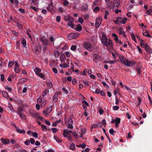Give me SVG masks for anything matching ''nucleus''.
I'll return each instance as SVG.
<instances>
[{"label": "nucleus", "mask_w": 152, "mask_h": 152, "mask_svg": "<svg viewBox=\"0 0 152 152\" xmlns=\"http://www.w3.org/2000/svg\"><path fill=\"white\" fill-rule=\"evenodd\" d=\"M73 133L70 130H69L67 129H64L63 130V135L65 137H66L67 135H69V133Z\"/></svg>", "instance_id": "11"}, {"label": "nucleus", "mask_w": 152, "mask_h": 152, "mask_svg": "<svg viewBox=\"0 0 152 152\" xmlns=\"http://www.w3.org/2000/svg\"><path fill=\"white\" fill-rule=\"evenodd\" d=\"M49 92V90H47V89H46L43 92V93L42 95V96H45L46 94H47V93H48Z\"/></svg>", "instance_id": "45"}, {"label": "nucleus", "mask_w": 152, "mask_h": 152, "mask_svg": "<svg viewBox=\"0 0 152 152\" xmlns=\"http://www.w3.org/2000/svg\"><path fill=\"white\" fill-rule=\"evenodd\" d=\"M119 34L120 35H122L124 37H125V33L124 31L122 30H120L119 32Z\"/></svg>", "instance_id": "39"}, {"label": "nucleus", "mask_w": 152, "mask_h": 152, "mask_svg": "<svg viewBox=\"0 0 152 152\" xmlns=\"http://www.w3.org/2000/svg\"><path fill=\"white\" fill-rule=\"evenodd\" d=\"M18 112H21V111H22L23 110V109L22 107H19V108H18Z\"/></svg>", "instance_id": "61"}, {"label": "nucleus", "mask_w": 152, "mask_h": 152, "mask_svg": "<svg viewBox=\"0 0 152 152\" xmlns=\"http://www.w3.org/2000/svg\"><path fill=\"white\" fill-rule=\"evenodd\" d=\"M101 42L103 45L107 47L108 49H111L113 48V41L110 39H108L104 35L102 36Z\"/></svg>", "instance_id": "1"}, {"label": "nucleus", "mask_w": 152, "mask_h": 152, "mask_svg": "<svg viewBox=\"0 0 152 152\" xmlns=\"http://www.w3.org/2000/svg\"><path fill=\"white\" fill-rule=\"evenodd\" d=\"M17 113L20 116V118L23 119H26V117L23 113L22 112H17Z\"/></svg>", "instance_id": "15"}, {"label": "nucleus", "mask_w": 152, "mask_h": 152, "mask_svg": "<svg viewBox=\"0 0 152 152\" xmlns=\"http://www.w3.org/2000/svg\"><path fill=\"white\" fill-rule=\"evenodd\" d=\"M35 53L36 55L39 54L41 51V47L39 45H37L34 47Z\"/></svg>", "instance_id": "8"}, {"label": "nucleus", "mask_w": 152, "mask_h": 152, "mask_svg": "<svg viewBox=\"0 0 152 152\" xmlns=\"http://www.w3.org/2000/svg\"><path fill=\"white\" fill-rule=\"evenodd\" d=\"M56 21L58 22H59L60 21L61 17L60 16H57L56 17Z\"/></svg>", "instance_id": "52"}, {"label": "nucleus", "mask_w": 152, "mask_h": 152, "mask_svg": "<svg viewBox=\"0 0 152 152\" xmlns=\"http://www.w3.org/2000/svg\"><path fill=\"white\" fill-rule=\"evenodd\" d=\"M1 142L4 145H7L9 143L10 140L7 138L4 139L3 138H1Z\"/></svg>", "instance_id": "10"}, {"label": "nucleus", "mask_w": 152, "mask_h": 152, "mask_svg": "<svg viewBox=\"0 0 152 152\" xmlns=\"http://www.w3.org/2000/svg\"><path fill=\"white\" fill-rule=\"evenodd\" d=\"M58 94L57 93H56L53 96V101L54 102H57L58 100Z\"/></svg>", "instance_id": "20"}, {"label": "nucleus", "mask_w": 152, "mask_h": 152, "mask_svg": "<svg viewBox=\"0 0 152 152\" xmlns=\"http://www.w3.org/2000/svg\"><path fill=\"white\" fill-rule=\"evenodd\" d=\"M42 127V130L43 132H46L47 131L48 129L46 126L45 125H41Z\"/></svg>", "instance_id": "25"}, {"label": "nucleus", "mask_w": 152, "mask_h": 152, "mask_svg": "<svg viewBox=\"0 0 152 152\" xmlns=\"http://www.w3.org/2000/svg\"><path fill=\"white\" fill-rule=\"evenodd\" d=\"M142 34L145 36H146L148 37H151V36L148 33V32L146 31H145L142 32Z\"/></svg>", "instance_id": "24"}, {"label": "nucleus", "mask_w": 152, "mask_h": 152, "mask_svg": "<svg viewBox=\"0 0 152 152\" xmlns=\"http://www.w3.org/2000/svg\"><path fill=\"white\" fill-rule=\"evenodd\" d=\"M131 35L132 39L135 42H136L135 35L133 33H131Z\"/></svg>", "instance_id": "43"}, {"label": "nucleus", "mask_w": 152, "mask_h": 152, "mask_svg": "<svg viewBox=\"0 0 152 152\" xmlns=\"http://www.w3.org/2000/svg\"><path fill=\"white\" fill-rule=\"evenodd\" d=\"M119 58L121 61L124 64L126 62V60L125 59V57L122 55L120 56Z\"/></svg>", "instance_id": "17"}, {"label": "nucleus", "mask_w": 152, "mask_h": 152, "mask_svg": "<svg viewBox=\"0 0 152 152\" xmlns=\"http://www.w3.org/2000/svg\"><path fill=\"white\" fill-rule=\"evenodd\" d=\"M82 103L85 104L86 105V106H89V104H88V103L85 100H82Z\"/></svg>", "instance_id": "62"}, {"label": "nucleus", "mask_w": 152, "mask_h": 152, "mask_svg": "<svg viewBox=\"0 0 152 152\" xmlns=\"http://www.w3.org/2000/svg\"><path fill=\"white\" fill-rule=\"evenodd\" d=\"M82 29V27L80 24H78L75 28V30L78 31H80Z\"/></svg>", "instance_id": "22"}, {"label": "nucleus", "mask_w": 152, "mask_h": 152, "mask_svg": "<svg viewBox=\"0 0 152 152\" xmlns=\"http://www.w3.org/2000/svg\"><path fill=\"white\" fill-rule=\"evenodd\" d=\"M14 64V63L12 61H11L9 62L8 64V66L9 67L12 66Z\"/></svg>", "instance_id": "55"}, {"label": "nucleus", "mask_w": 152, "mask_h": 152, "mask_svg": "<svg viewBox=\"0 0 152 152\" xmlns=\"http://www.w3.org/2000/svg\"><path fill=\"white\" fill-rule=\"evenodd\" d=\"M112 36L114 37V40L116 41L118 39V37L117 35L115 33H113L112 34Z\"/></svg>", "instance_id": "34"}, {"label": "nucleus", "mask_w": 152, "mask_h": 152, "mask_svg": "<svg viewBox=\"0 0 152 152\" xmlns=\"http://www.w3.org/2000/svg\"><path fill=\"white\" fill-rule=\"evenodd\" d=\"M51 130L53 133H55L57 131V129L56 128H52L51 129Z\"/></svg>", "instance_id": "63"}, {"label": "nucleus", "mask_w": 152, "mask_h": 152, "mask_svg": "<svg viewBox=\"0 0 152 152\" xmlns=\"http://www.w3.org/2000/svg\"><path fill=\"white\" fill-rule=\"evenodd\" d=\"M37 75L40 77L43 80H45L46 79V77L45 75L42 73H37Z\"/></svg>", "instance_id": "19"}, {"label": "nucleus", "mask_w": 152, "mask_h": 152, "mask_svg": "<svg viewBox=\"0 0 152 152\" xmlns=\"http://www.w3.org/2000/svg\"><path fill=\"white\" fill-rule=\"evenodd\" d=\"M146 12V13L147 15H152V9L147 10Z\"/></svg>", "instance_id": "40"}, {"label": "nucleus", "mask_w": 152, "mask_h": 152, "mask_svg": "<svg viewBox=\"0 0 152 152\" xmlns=\"http://www.w3.org/2000/svg\"><path fill=\"white\" fill-rule=\"evenodd\" d=\"M142 67L141 65H138L137 66L135 70L138 73V74H140L142 72Z\"/></svg>", "instance_id": "12"}, {"label": "nucleus", "mask_w": 152, "mask_h": 152, "mask_svg": "<svg viewBox=\"0 0 152 152\" xmlns=\"http://www.w3.org/2000/svg\"><path fill=\"white\" fill-rule=\"evenodd\" d=\"M135 64V63L134 62L130 61H129L128 60L126 59V62L124 64L126 66H131L134 65Z\"/></svg>", "instance_id": "7"}, {"label": "nucleus", "mask_w": 152, "mask_h": 152, "mask_svg": "<svg viewBox=\"0 0 152 152\" xmlns=\"http://www.w3.org/2000/svg\"><path fill=\"white\" fill-rule=\"evenodd\" d=\"M75 144L74 143H72L71 144L70 146V149L73 151L75 149Z\"/></svg>", "instance_id": "26"}, {"label": "nucleus", "mask_w": 152, "mask_h": 152, "mask_svg": "<svg viewBox=\"0 0 152 152\" xmlns=\"http://www.w3.org/2000/svg\"><path fill=\"white\" fill-rule=\"evenodd\" d=\"M93 57L94 61L96 62H97L98 60L100 58L99 56L97 54H94Z\"/></svg>", "instance_id": "13"}, {"label": "nucleus", "mask_w": 152, "mask_h": 152, "mask_svg": "<svg viewBox=\"0 0 152 152\" xmlns=\"http://www.w3.org/2000/svg\"><path fill=\"white\" fill-rule=\"evenodd\" d=\"M115 6L117 7H118L120 6V1L119 0H116L115 3Z\"/></svg>", "instance_id": "29"}, {"label": "nucleus", "mask_w": 152, "mask_h": 152, "mask_svg": "<svg viewBox=\"0 0 152 152\" xmlns=\"http://www.w3.org/2000/svg\"><path fill=\"white\" fill-rule=\"evenodd\" d=\"M5 88L7 89L9 92H11L12 91V89L10 87L6 86Z\"/></svg>", "instance_id": "49"}, {"label": "nucleus", "mask_w": 152, "mask_h": 152, "mask_svg": "<svg viewBox=\"0 0 152 152\" xmlns=\"http://www.w3.org/2000/svg\"><path fill=\"white\" fill-rule=\"evenodd\" d=\"M115 124H119L121 120L119 118H117L115 120H114Z\"/></svg>", "instance_id": "37"}, {"label": "nucleus", "mask_w": 152, "mask_h": 152, "mask_svg": "<svg viewBox=\"0 0 152 152\" xmlns=\"http://www.w3.org/2000/svg\"><path fill=\"white\" fill-rule=\"evenodd\" d=\"M145 50L149 53H152V50L151 48L149 47H148L147 48L145 49Z\"/></svg>", "instance_id": "36"}, {"label": "nucleus", "mask_w": 152, "mask_h": 152, "mask_svg": "<svg viewBox=\"0 0 152 152\" xmlns=\"http://www.w3.org/2000/svg\"><path fill=\"white\" fill-rule=\"evenodd\" d=\"M2 93L4 98L7 99L8 98L9 96L7 93L4 91H3Z\"/></svg>", "instance_id": "21"}, {"label": "nucleus", "mask_w": 152, "mask_h": 152, "mask_svg": "<svg viewBox=\"0 0 152 152\" xmlns=\"http://www.w3.org/2000/svg\"><path fill=\"white\" fill-rule=\"evenodd\" d=\"M63 18L65 20L68 21L69 22L74 21L73 18L72 17L70 16L69 15H64Z\"/></svg>", "instance_id": "9"}, {"label": "nucleus", "mask_w": 152, "mask_h": 152, "mask_svg": "<svg viewBox=\"0 0 152 152\" xmlns=\"http://www.w3.org/2000/svg\"><path fill=\"white\" fill-rule=\"evenodd\" d=\"M127 20V18L126 17H124V18L121 17H118V20L119 22V24L120 23L122 24H125Z\"/></svg>", "instance_id": "6"}, {"label": "nucleus", "mask_w": 152, "mask_h": 152, "mask_svg": "<svg viewBox=\"0 0 152 152\" xmlns=\"http://www.w3.org/2000/svg\"><path fill=\"white\" fill-rule=\"evenodd\" d=\"M69 2L66 1H64L63 2L64 5L65 6H67L69 5Z\"/></svg>", "instance_id": "53"}, {"label": "nucleus", "mask_w": 152, "mask_h": 152, "mask_svg": "<svg viewBox=\"0 0 152 152\" xmlns=\"http://www.w3.org/2000/svg\"><path fill=\"white\" fill-rule=\"evenodd\" d=\"M54 139L58 142H61V140L57 137L56 136H54Z\"/></svg>", "instance_id": "28"}, {"label": "nucleus", "mask_w": 152, "mask_h": 152, "mask_svg": "<svg viewBox=\"0 0 152 152\" xmlns=\"http://www.w3.org/2000/svg\"><path fill=\"white\" fill-rule=\"evenodd\" d=\"M74 21H69V23L67 24V25L68 27H70L72 28H73L75 27V25L73 23Z\"/></svg>", "instance_id": "16"}, {"label": "nucleus", "mask_w": 152, "mask_h": 152, "mask_svg": "<svg viewBox=\"0 0 152 152\" xmlns=\"http://www.w3.org/2000/svg\"><path fill=\"white\" fill-rule=\"evenodd\" d=\"M46 101H43V102H42L41 103V106L42 107H44L45 106V105L46 104Z\"/></svg>", "instance_id": "48"}, {"label": "nucleus", "mask_w": 152, "mask_h": 152, "mask_svg": "<svg viewBox=\"0 0 152 152\" xmlns=\"http://www.w3.org/2000/svg\"><path fill=\"white\" fill-rule=\"evenodd\" d=\"M72 124L68 123V128L69 129H73V126L72 125Z\"/></svg>", "instance_id": "47"}, {"label": "nucleus", "mask_w": 152, "mask_h": 152, "mask_svg": "<svg viewBox=\"0 0 152 152\" xmlns=\"http://www.w3.org/2000/svg\"><path fill=\"white\" fill-rule=\"evenodd\" d=\"M88 9V6L86 4H84L82 6L81 10L84 11H86Z\"/></svg>", "instance_id": "18"}, {"label": "nucleus", "mask_w": 152, "mask_h": 152, "mask_svg": "<svg viewBox=\"0 0 152 152\" xmlns=\"http://www.w3.org/2000/svg\"><path fill=\"white\" fill-rule=\"evenodd\" d=\"M21 44L23 45V47H25L26 46V40L23 39L21 41Z\"/></svg>", "instance_id": "38"}, {"label": "nucleus", "mask_w": 152, "mask_h": 152, "mask_svg": "<svg viewBox=\"0 0 152 152\" xmlns=\"http://www.w3.org/2000/svg\"><path fill=\"white\" fill-rule=\"evenodd\" d=\"M16 24V26L19 28L21 29L22 28V25L21 23L18 22Z\"/></svg>", "instance_id": "42"}, {"label": "nucleus", "mask_w": 152, "mask_h": 152, "mask_svg": "<svg viewBox=\"0 0 152 152\" xmlns=\"http://www.w3.org/2000/svg\"><path fill=\"white\" fill-rule=\"evenodd\" d=\"M105 14L104 18L106 19L107 18V16L109 15V12L108 10H106L104 12Z\"/></svg>", "instance_id": "27"}, {"label": "nucleus", "mask_w": 152, "mask_h": 152, "mask_svg": "<svg viewBox=\"0 0 152 152\" xmlns=\"http://www.w3.org/2000/svg\"><path fill=\"white\" fill-rule=\"evenodd\" d=\"M119 106H113V109L114 110H117L118 109H119Z\"/></svg>", "instance_id": "58"}, {"label": "nucleus", "mask_w": 152, "mask_h": 152, "mask_svg": "<svg viewBox=\"0 0 152 152\" xmlns=\"http://www.w3.org/2000/svg\"><path fill=\"white\" fill-rule=\"evenodd\" d=\"M77 49V46L75 45H73L71 46V50H72L75 51Z\"/></svg>", "instance_id": "41"}, {"label": "nucleus", "mask_w": 152, "mask_h": 152, "mask_svg": "<svg viewBox=\"0 0 152 152\" xmlns=\"http://www.w3.org/2000/svg\"><path fill=\"white\" fill-rule=\"evenodd\" d=\"M42 113L46 117L48 116L49 114L50 113H48L46 110H43L42 111Z\"/></svg>", "instance_id": "32"}, {"label": "nucleus", "mask_w": 152, "mask_h": 152, "mask_svg": "<svg viewBox=\"0 0 152 152\" xmlns=\"http://www.w3.org/2000/svg\"><path fill=\"white\" fill-rule=\"evenodd\" d=\"M16 130L17 132L18 133L25 134V131L24 129H21L18 127H16Z\"/></svg>", "instance_id": "14"}, {"label": "nucleus", "mask_w": 152, "mask_h": 152, "mask_svg": "<svg viewBox=\"0 0 152 152\" xmlns=\"http://www.w3.org/2000/svg\"><path fill=\"white\" fill-rule=\"evenodd\" d=\"M79 35L78 33H71L68 35V37L69 39L71 40L77 38L79 36Z\"/></svg>", "instance_id": "5"}, {"label": "nucleus", "mask_w": 152, "mask_h": 152, "mask_svg": "<svg viewBox=\"0 0 152 152\" xmlns=\"http://www.w3.org/2000/svg\"><path fill=\"white\" fill-rule=\"evenodd\" d=\"M102 18L99 17H97L96 20L95 26L96 28L99 27L102 22Z\"/></svg>", "instance_id": "4"}, {"label": "nucleus", "mask_w": 152, "mask_h": 152, "mask_svg": "<svg viewBox=\"0 0 152 152\" xmlns=\"http://www.w3.org/2000/svg\"><path fill=\"white\" fill-rule=\"evenodd\" d=\"M39 41H41L43 46V50L44 51L46 50L47 48L48 40L46 39L44 37H42L39 39Z\"/></svg>", "instance_id": "2"}, {"label": "nucleus", "mask_w": 152, "mask_h": 152, "mask_svg": "<svg viewBox=\"0 0 152 152\" xmlns=\"http://www.w3.org/2000/svg\"><path fill=\"white\" fill-rule=\"evenodd\" d=\"M29 142H30L31 144H33L34 143L35 140L31 138L30 139Z\"/></svg>", "instance_id": "56"}, {"label": "nucleus", "mask_w": 152, "mask_h": 152, "mask_svg": "<svg viewBox=\"0 0 152 152\" xmlns=\"http://www.w3.org/2000/svg\"><path fill=\"white\" fill-rule=\"evenodd\" d=\"M62 90L65 92V94H67L68 93V91L66 90L65 88L64 87L62 88Z\"/></svg>", "instance_id": "57"}, {"label": "nucleus", "mask_w": 152, "mask_h": 152, "mask_svg": "<svg viewBox=\"0 0 152 152\" xmlns=\"http://www.w3.org/2000/svg\"><path fill=\"white\" fill-rule=\"evenodd\" d=\"M31 115L34 117H39V114L38 113H35Z\"/></svg>", "instance_id": "44"}, {"label": "nucleus", "mask_w": 152, "mask_h": 152, "mask_svg": "<svg viewBox=\"0 0 152 152\" xmlns=\"http://www.w3.org/2000/svg\"><path fill=\"white\" fill-rule=\"evenodd\" d=\"M31 8L34 10L36 11H37L38 10V8L34 7L31 6Z\"/></svg>", "instance_id": "51"}, {"label": "nucleus", "mask_w": 152, "mask_h": 152, "mask_svg": "<svg viewBox=\"0 0 152 152\" xmlns=\"http://www.w3.org/2000/svg\"><path fill=\"white\" fill-rule=\"evenodd\" d=\"M83 45L84 47L89 51H92L94 49L93 46L89 42H85L84 43Z\"/></svg>", "instance_id": "3"}, {"label": "nucleus", "mask_w": 152, "mask_h": 152, "mask_svg": "<svg viewBox=\"0 0 152 152\" xmlns=\"http://www.w3.org/2000/svg\"><path fill=\"white\" fill-rule=\"evenodd\" d=\"M14 70L16 73H18L20 72V69L18 67H16V66H15Z\"/></svg>", "instance_id": "33"}, {"label": "nucleus", "mask_w": 152, "mask_h": 152, "mask_svg": "<svg viewBox=\"0 0 152 152\" xmlns=\"http://www.w3.org/2000/svg\"><path fill=\"white\" fill-rule=\"evenodd\" d=\"M115 41L116 42V43H119L121 45H122L123 44V42H121V40L119 39Z\"/></svg>", "instance_id": "60"}, {"label": "nucleus", "mask_w": 152, "mask_h": 152, "mask_svg": "<svg viewBox=\"0 0 152 152\" xmlns=\"http://www.w3.org/2000/svg\"><path fill=\"white\" fill-rule=\"evenodd\" d=\"M99 10V7H96L94 8V11L95 12H97Z\"/></svg>", "instance_id": "54"}, {"label": "nucleus", "mask_w": 152, "mask_h": 152, "mask_svg": "<svg viewBox=\"0 0 152 152\" xmlns=\"http://www.w3.org/2000/svg\"><path fill=\"white\" fill-rule=\"evenodd\" d=\"M32 136L33 137L35 138H37L38 137V134L36 132H34L33 133Z\"/></svg>", "instance_id": "50"}, {"label": "nucleus", "mask_w": 152, "mask_h": 152, "mask_svg": "<svg viewBox=\"0 0 152 152\" xmlns=\"http://www.w3.org/2000/svg\"><path fill=\"white\" fill-rule=\"evenodd\" d=\"M79 22L81 24H82L83 22V20L82 17H80L78 19Z\"/></svg>", "instance_id": "46"}, {"label": "nucleus", "mask_w": 152, "mask_h": 152, "mask_svg": "<svg viewBox=\"0 0 152 152\" xmlns=\"http://www.w3.org/2000/svg\"><path fill=\"white\" fill-rule=\"evenodd\" d=\"M47 85L49 88H51L53 86V85L51 82H48L47 83Z\"/></svg>", "instance_id": "30"}, {"label": "nucleus", "mask_w": 152, "mask_h": 152, "mask_svg": "<svg viewBox=\"0 0 152 152\" xmlns=\"http://www.w3.org/2000/svg\"><path fill=\"white\" fill-rule=\"evenodd\" d=\"M34 71L37 75V73L39 72V73H40V72H41V70L39 68L36 67L35 68Z\"/></svg>", "instance_id": "35"}, {"label": "nucleus", "mask_w": 152, "mask_h": 152, "mask_svg": "<svg viewBox=\"0 0 152 152\" xmlns=\"http://www.w3.org/2000/svg\"><path fill=\"white\" fill-rule=\"evenodd\" d=\"M37 101L38 103H40L42 102V100L41 98L39 97L37 99Z\"/></svg>", "instance_id": "64"}, {"label": "nucleus", "mask_w": 152, "mask_h": 152, "mask_svg": "<svg viewBox=\"0 0 152 152\" xmlns=\"http://www.w3.org/2000/svg\"><path fill=\"white\" fill-rule=\"evenodd\" d=\"M52 106H50V107H47L46 110L48 113H50L52 110Z\"/></svg>", "instance_id": "31"}, {"label": "nucleus", "mask_w": 152, "mask_h": 152, "mask_svg": "<svg viewBox=\"0 0 152 152\" xmlns=\"http://www.w3.org/2000/svg\"><path fill=\"white\" fill-rule=\"evenodd\" d=\"M76 146L79 148H82L84 149V148L86 146V145L84 143H83L82 144H80L79 145H76Z\"/></svg>", "instance_id": "23"}, {"label": "nucleus", "mask_w": 152, "mask_h": 152, "mask_svg": "<svg viewBox=\"0 0 152 152\" xmlns=\"http://www.w3.org/2000/svg\"><path fill=\"white\" fill-rule=\"evenodd\" d=\"M137 37L138 39H139V41L140 42H143L144 41V40L142 38H141L140 37V36H137Z\"/></svg>", "instance_id": "59"}]
</instances>
